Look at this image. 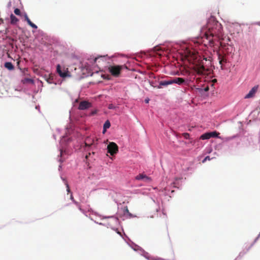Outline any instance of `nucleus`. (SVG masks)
<instances>
[{
    "instance_id": "dca6fc26",
    "label": "nucleus",
    "mask_w": 260,
    "mask_h": 260,
    "mask_svg": "<svg viewBox=\"0 0 260 260\" xmlns=\"http://www.w3.org/2000/svg\"><path fill=\"white\" fill-rule=\"evenodd\" d=\"M22 82L25 84L27 83H33V80L31 79L25 78L22 80Z\"/></svg>"
},
{
    "instance_id": "20e7f679",
    "label": "nucleus",
    "mask_w": 260,
    "mask_h": 260,
    "mask_svg": "<svg viewBox=\"0 0 260 260\" xmlns=\"http://www.w3.org/2000/svg\"><path fill=\"white\" fill-rule=\"evenodd\" d=\"M219 134L216 132H212L209 133H206L202 135L200 137V139L202 140H207L211 138H215L218 136Z\"/></svg>"
},
{
    "instance_id": "f03ea898",
    "label": "nucleus",
    "mask_w": 260,
    "mask_h": 260,
    "mask_svg": "<svg viewBox=\"0 0 260 260\" xmlns=\"http://www.w3.org/2000/svg\"><path fill=\"white\" fill-rule=\"evenodd\" d=\"M122 67L121 66H112L108 68L109 72L114 77H118L120 74Z\"/></svg>"
},
{
    "instance_id": "f3484780",
    "label": "nucleus",
    "mask_w": 260,
    "mask_h": 260,
    "mask_svg": "<svg viewBox=\"0 0 260 260\" xmlns=\"http://www.w3.org/2000/svg\"><path fill=\"white\" fill-rule=\"evenodd\" d=\"M143 180L144 182H145L149 183V182H151V178H150L149 177H148V176H146V175H145V177H144V178H143Z\"/></svg>"
},
{
    "instance_id": "c85d7f7f",
    "label": "nucleus",
    "mask_w": 260,
    "mask_h": 260,
    "mask_svg": "<svg viewBox=\"0 0 260 260\" xmlns=\"http://www.w3.org/2000/svg\"><path fill=\"white\" fill-rule=\"evenodd\" d=\"M149 99H147V100L146 99V100H145V102L146 103H148L149 102Z\"/></svg>"
},
{
    "instance_id": "f257e3e1",
    "label": "nucleus",
    "mask_w": 260,
    "mask_h": 260,
    "mask_svg": "<svg viewBox=\"0 0 260 260\" xmlns=\"http://www.w3.org/2000/svg\"><path fill=\"white\" fill-rule=\"evenodd\" d=\"M201 33L203 35V37L208 41L209 45L210 46L214 45L215 41L223 39L222 25L213 16H211L209 19L207 26L202 28Z\"/></svg>"
},
{
    "instance_id": "a211bd4d",
    "label": "nucleus",
    "mask_w": 260,
    "mask_h": 260,
    "mask_svg": "<svg viewBox=\"0 0 260 260\" xmlns=\"http://www.w3.org/2000/svg\"><path fill=\"white\" fill-rule=\"evenodd\" d=\"M63 181H64V184L67 187V191H68V192H70V189L69 184L68 183L67 181L65 179H63Z\"/></svg>"
},
{
    "instance_id": "7c9ffc66",
    "label": "nucleus",
    "mask_w": 260,
    "mask_h": 260,
    "mask_svg": "<svg viewBox=\"0 0 260 260\" xmlns=\"http://www.w3.org/2000/svg\"><path fill=\"white\" fill-rule=\"evenodd\" d=\"M212 82H216V79H214V80H212Z\"/></svg>"
},
{
    "instance_id": "ddd939ff",
    "label": "nucleus",
    "mask_w": 260,
    "mask_h": 260,
    "mask_svg": "<svg viewBox=\"0 0 260 260\" xmlns=\"http://www.w3.org/2000/svg\"><path fill=\"white\" fill-rule=\"evenodd\" d=\"M110 125H111V124H110V122L109 120H107L106 121V122H105L104 124V127H103V133H104L107 128H109L110 127Z\"/></svg>"
},
{
    "instance_id": "bb28decb",
    "label": "nucleus",
    "mask_w": 260,
    "mask_h": 260,
    "mask_svg": "<svg viewBox=\"0 0 260 260\" xmlns=\"http://www.w3.org/2000/svg\"><path fill=\"white\" fill-rule=\"evenodd\" d=\"M209 87L208 86H207L205 88H204V91H208L209 90Z\"/></svg>"
},
{
    "instance_id": "423d86ee",
    "label": "nucleus",
    "mask_w": 260,
    "mask_h": 260,
    "mask_svg": "<svg viewBox=\"0 0 260 260\" xmlns=\"http://www.w3.org/2000/svg\"><path fill=\"white\" fill-rule=\"evenodd\" d=\"M91 106V104L90 103L87 101H82L80 102L79 105V109L81 110H84L87 109H88Z\"/></svg>"
},
{
    "instance_id": "4be33fe9",
    "label": "nucleus",
    "mask_w": 260,
    "mask_h": 260,
    "mask_svg": "<svg viewBox=\"0 0 260 260\" xmlns=\"http://www.w3.org/2000/svg\"><path fill=\"white\" fill-rule=\"evenodd\" d=\"M29 25H30L31 27L34 28H37V26L35 24L33 23L32 22H31V23L29 24Z\"/></svg>"
},
{
    "instance_id": "9d476101",
    "label": "nucleus",
    "mask_w": 260,
    "mask_h": 260,
    "mask_svg": "<svg viewBox=\"0 0 260 260\" xmlns=\"http://www.w3.org/2000/svg\"><path fill=\"white\" fill-rule=\"evenodd\" d=\"M172 84L176 83L179 85H181L184 82V79H183L182 78H179V77H176L173 79H172Z\"/></svg>"
},
{
    "instance_id": "0eeeda50",
    "label": "nucleus",
    "mask_w": 260,
    "mask_h": 260,
    "mask_svg": "<svg viewBox=\"0 0 260 260\" xmlns=\"http://www.w3.org/2000/svg\"><path fill=\"white\" fill-rule=\"evenodd\" d=\"M57 72L59 76L61 77H66L68 76V71L66 70H63L61 71V67L59 64L57 66Z\"/></svg>"
},
{
    "instance_id": "393cba45",
    "label": "nucleus",
    "mask_w": 260,
    "mask_h": 260,
    "mask_svg": "<svg viewBox=\"0 0 260 260\" xmlns=\"http://www.w3.org/2000/svg\"><path fill=\"white\" fill-rule=\"evenodd\" d=\"M70 198L76 204H77V203L75 201L74 199V198H73V196L72 195V194H71V197H70Z\"/></svg>"
},
{
    "instance_id": "9b49d317",
    "label": "nucleus",
    "mask_w": 260,
    "mask_h": 260,
    "mask_svg": "<svg viewBox=\"0 0 260 260\" xmlns=\"http://www.w3.org/2000/svg\"><path fill=\"white\" fill-rule=\"evenodd\" d=\"M4 67L9 70H13L14 69V66L10 62H6L4 64Z\"/></svg>"
},
{
    "instance_id": "5701e85b",
    "label": "nucleus",
    "mask_w": 260,
    "mask_h": 260,
    "mask_svg": "<svg viewBox=\"0 0 260 260\" xmlns=\"http://www.w3.org/2000/svg\"><path fill=\"white\" fill-rule=\"evenodd\" d=\"M89 139H87L85 142V144L86 146H90L91 145H92V143H88V141Z\"/></svg>"
},
{
    "instance_id": "6ab92c4d",
    "label": "nucleus",
    "mask_w": 260,
    "mask_h": 260,
    "mask_svg": "<svg viewBox=\"0 0 260 260\" xmlns=\"http://www.w3.org/2000/svg\"><path fill=\"white\" fill-rule=\"evenodd\" d=\"M14 13L17 15H20V10L19 9L16 8L14 10Z\"/></svg>"
},
{
    "instance_id": "cd10ccee",
    "label": "nucleus",
    "mask_w": 260,
    "mask_h": 260,
    "mask_svg": "<svg viewBox=\"0 0 260 260\" xmlns=\"http://www.w3.org/2000/svg\"><path fill=\"white\" fill-rule=\"evenodd\" d=\"M27 23L29 25L32 22L30 19H28V21H27Z\"/></svg>"
},
{
    "instance_id": "b1692460",
    "label": "nucleus",
    "mask_w": 260,
    "mask_h": 260,
    "mask_svg": "<svg viewBox=\"0 0 260 260\" xmlns=\"http://www.w3.org/2000/svg\"><path fill=\"white\" fill-rule=\"evenodd\" d=\"M108 108L109 109H112L115 108V107H114V106L113 104H111L109 105Z\"/></svg>"
},
{
    "instance_id": "2f4dec72",
    "label": "nucleus",
    "mask_w": 260,
    "mask_h": 260,
    "mask_svg": "<svg viewBox=\"0 0 260 260\" xmlns=\"http://www.w3.org/2000/svg\"><path fill=\"white\" fill-rule=\"evenodd\" d=\"M97 59H98V58H94V62H96V60H97Z\"/></svg>"
},
{
    "instance_id": "aec40b11",
    "label": "nucleus",
    "mask_w": 260,
    "mask_h": 260,
    "mask_svg": "<svg viewBox=\"0 0 260 260\" xmlns=\"http://www.w3.org/2000/svg\"><path fill=\"white\" fill-rule=\"evenodd\" d=\"M184 138L186 139H188L189 137V135L188 133H185L182 134Z\"/></svg>"
},
{
    "instance_id": "f8f14e48",
    "label": "nucleus",
    "mask_w": 260,
    "mask_h": 260,
    "mask_svg": "<svg viewBox=\"0 0 260 260\" xmlns=\"http://www.w3.org/2000/svg\"><path fill=\"white\" fill-rule=\"evenodd\" d=\"M10 18L11 23L12 24H15L18 21V19L12 14L10 15Z\"/></svg>"
},
{
    "instance_id": "412c9836",
    "label": "nucleus",
    "mask_w": 260,
    "mask_h": 260,
    "mask_svg": "<svg viewBox=\"0 0 260 260\" xmlns=\"http://www.w3.org/2000/svg\"><path fill=\"white\" fill-rule=\"evenodd\" d=\"M210 159L211 158H210V157L209 156H207L203 160L202 162L204 163L207 160H210Z\"/></svg>"
},
{
    "instance_id": "4468645a",
    "label": "nucleus",
    "mask_w": 260,
    "mask_h": 260,
    "mask_svg": "<svg viewBox=\"0 0 260 260\" xmlns=\"http://www.w3.org/2000/svg\"><path fill=\"white\" fill-rule=\"evenodd\" d=\"M205 71V68L204 66L200 67L198 69L197 73L199 74H203Z\"/></svg>"
},
{
    "instance_id": "1a4fd4ad",
    "label": "nucleus",
    "mask_w": 260,
    "mask_h": 260,
    "mask_svg": "<svg viewBox=\"0 0 260 260\" xmlns=\"http://www.w3.org/2000/svg\"><path fill=\"white\" fill-rule=\"evenodd\" d=\"M172 84V79L167 81H161L159 82V85L157 86L158 88H161L162 86H167L169 85Z\"/></svg>"
},
{
    "instance_id": "7ed1b4c3",
    "label": "nucleus",
    "mask_w": 260,
    "mask_h": 260,
    "mask_svg": "<svg viewBox=\"0 0 260 260\" xmlns=\"http://www.w3.org/2000/svg\"><path fill=\"white\" fill-rule=\"evenodd\" d=\"M108 152L111 155H114L118 151V147L114 142H110L107 146Z\"/></svg>"
},
{
    "instance_id": "39448f33",
    "label": "nucleus",
    "mask_w": 260,
    "mask_h": 260,
    "mask_svg": "<svg viewBox=\"0 0 260 260\" xmlns=\"http://www.w3.org/2000/svg\"><path fill=\"white\" fill-rule=\"evenodd\" d=\"M258 88V85L254 86L253 87L251 88V89L249 91L248 93L246 94L245 96V99H249L253 98L255 93L257 92Z\"/></svg>"
},
{
    "instance_id": "c756f323",
    "label": "nucleus",
    "mask_w": 260,
    "mask_h": 260,
    "mask_svg": "<svg viewBox=\"0 0 260 260\" xmlns=\"http://www.w3.org/2000/svg\"><path fill=\"white\" fill-rule=\"evenodd\" d=\"M62 154H63V151L61 150V151H60V156H62Z\"/></svg>"
},
{
    "instance_id": "a878e982",
    "label": "nucleus",
    "mask_w": 260,
    "mask_h": 260,
    "mask_svg": "<svg viewBox=\"0 0 260 260\" xmlns=\"http://www.w3.org/2000/svg\"><path fill=\"white\" fill-rule=\"evenodd\" d=\"M28 19H29V18L28 17L27 15L26 14L25 15V20L26 21H28Z\"/></svg>"
},
{
    "instance_id": "2eb2a0df",
    "label": "nucleus",
    "mask_w": 260,
    "mask_h": 260,
    "mask_svg": "<svg viewBox=\"0 0 260 260\" xmlns=\"http://www.w3.org/2000/svg\"><path fill=\"white\" fill-rule=\"evenodd\" d=\"M145 176V174H140L138 175H137L135 178L136 180H143V178H144V177Z\"/></svg>"
},
{
    "instance_id": "6e6552de",
    "label": "nucleus",
    "mask_w": 260,
    "mask_h": 260,
    "mask_svg": "<svg viewBox=\"0 0 260 260\" xmlns=\"http://www.w3.org/2000/svg\"><path fill=\"white\" fill-rule=\"evenodd\" d=\"M218 59L219 60V62L221 65V69H223V64L226 63L227 61L225 56L220 54V53H218Z\"/></svg>"
}]
</instances>
